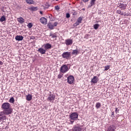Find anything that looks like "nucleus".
Returning <instances> with one entry per match:
<instances>
[{
    "instance_id": "aec40b11",
    "label": "nucleus",
    "mask_w": 131,
    "mask_h": 131,
    "mask_svg": "<svg viewBox=\"0 0 131 131\" xmlns=\"http://www.w3.org/2000/svg\"><path fill=\"white\" fill-rule=\"evenodd\" d=\"M78 54H79V51L78 50H73V52H72V54L75 55V56H77Z\"/></svg>"
},
{
    "instance_id": "c85d7f7f",
    "label": "nucleus",
    "mask_w": 131,
    "mask_h": 131,
    "mask_svg": "<svg viewBox=\"0 0 131 131\" xmlns=\"http://www.w3.org/2000/svg\"><path fill=\"white\" fill-rule=\"evenodd\" d=\"M14 102H15V99H14V97L10 98L9 100V102L14 103Z\"/></svg>"
},
{
    "instance_id": "72a5a7b5",
    "label": "nucleus",
    "mask_w": 131,
    "mask_h": 131,
    "mask_svg": "<svg viewBox=\"0 0 131 131\" xmlns=\"http://www.w3.org/2000/svg\"><path fill=\"white\" fill-rule=\"evenodd\" d=\"M28 27L29 28H31L32 27V24H31V23L28 24Z\"/></svg>"
},
{
    "instance_id": "a878e982",
    "label": "nucleus",
    "mask_w": 131,
    "mask_h": 131,
    "mask_svg": "<svg viewBox=\"0 0 131 131\" xmlns=\"http://www.w3.org/2000/svg\"><path fill=\"white\" fill-rule=\"evenodd\" d=\"M94 28L95 29V30H97L99 27H100V25L99 24H95L93 26Z\"/></svg>"
},
{
    "instance_id": "412c9836",
    "label": "nucleus",
    "mask_w": 131,
    "mask_h": 131,
    "mask_svg": "<svg viewBox=\"0 0 131 131\" xmlns=\"http://www.w3.org/2000/svg\"><path fill=\"white\" fill-rule=\"evenodd\" d=\"M17 21L18 22H19V23L20 24L24 23V19L23 18V17H20L17 18Z\"/></svg>"
},
{
    "instance_id": "a211bd4d",
    "label": "nucleus",
    "mask_w": 131,
    "mask_h": 131,
    "mask_svg": "<svg viewBox=\"0 0 131 131\" xmlns=\"http://www.w3.org/2000/svg\"><path fill=\"white\" fill-rule=\"evenodd\" d=\"M23 38H24V37L23 36H21V35H17L15 37L16 40H18V41H20L21 40H23Z\"/></svg>"
},
{
    "instance_id": "393cba45",
    "label": "nucleus",
    "mask_w": 131,
    "mask_h": 131,
    "mask_svg": "<svg viewBox=\"0 0 131 131\" xmlns=\"http://www.w3.org/2000/svg\"><path fill=\"white\" fill-rule=\"evenodd\" d=\"M4 21H6V17L5 16H2L0 18V22H4Z\"/></svg>"
},
{
    "instance_id": "9d476101",
    "label": "nucleus",
    "mask_w": 131,
    "mask_h": 131,
    "mask_svg": "<svg viewBox=\"0 0 131 131\" xmlns=\"http://www.w3.org/2000/svg\"><path fill=\"white\" fill-rule=\"evenodd\" d=\"M82 17H79L77 20V21L74 24V26H78V25H79V24H80V23H81V21H82Z\"/></svg>"
},
{
    "instance_id": "f8f14e48",
    "label": "nucleus",
    "mask_w": 131,
    "mask_h": 131,
    "mask_svg": "<svg viewBox=\"0 0 131 131\" xmlns=\"http://www.w3.org/2000/svg\"><path fill=\"white\" fill-rule=\"evenodd\" d=\"M116 127L114 125H110L108 127L107 131H115Z\"/></svg>"
},
{
    "instance_id": "423d86ee",
    "label": "nucleus",
    "mask_w": 131,
    "mask_h": 131,
    "mask_svg": "<svg viewBox=\"0 0 131 131\" xmlns=\"http://www.w3.org/2000/svg\"><path fill=\"white\" fill-rule=\"evenodd\" d=\"M56 99V96L54 94H50L47 98V101L49 102H54Z\"/></svg>"
},
{
    "instance_id": "c03bdc74",
    "label": "nucleus",
    "mask_w": 131,
    "mask_h": 131,
    "mask_svg": "<svg viewBox=\"0 0 131 131\" xmlns=\"http://www.w3.org/2000/svg\"><path fill=\"white\" fill-rule=\"evenodd\" d=\"M56 2H58V1H59V0H56Z\"/></svg>"
},
{
    "instance_id": "2f4dec72",
    "label": "nucleus",
    "mask_w": 131,
    "mask_h": 131,
    "mask_svg": "<svg viewBox=\"0 0 131 131\" xmlns=\"http://www.w3.org/2000/svg\"><path fill=\"white\" fill-rule=\"evenodd\" d=\"M50 36H52V38H55V37H57V34H54L51 35Z\"/></svg>"
},
{
    "instance_id": "6ab92c4d",
    "label": "nucleus",
    "mask_w": 131,
    "mask_h": 131,
    "mask_svg": "<svg viewBox=\"0 0 131 131\" xmlns=\"http://www.w3.org/2000/svg\"><path fill=\"white\" fill-rule=\"evenodd\" d=\"M26 99L27 101H31L32 100V95L30 94L26 95Z\"/></svg>"
},
{
    "instance_id": "ea45409f",
    "label": "nucleus",
    "mask_w": 131,
    "mask_h": 131,
    "mask_svg": "<svg viewBox=\"0 0 131 131\" xmlns=\"http://www.w3.org/2000/svg\"><path fill=\"white\" fill-rule=\"evenodd\" d=\"M112 115H114V112H113L112 113Z\"/></svg>"
},
{
    "instance_id": "f704fd0d",
    "label": "nucleus",
    "mask_w": 131,
    "mask_h": 131,
    "mask_svg": "<svg viewBox=\"0 0 131 131\" xmlns=\"http://www.w3.org/2000/svg\"><path fill=\"white\" fill-rule=\"evenodd\" d=\"M66 17L67 18H70V14L69 13H67Z\"/></svg>"
},
{
    "instance_id": "2eb2a0df",
    "label": "nucleus",
    "mask_w": 131,
    "mask_h": 131,
    "mask_svg": "<svg viewBox=\"0 0 131 131\" xmlns=\"http://www.w3.org/2000/svg\"><path fill=\"white\" fill-rule=\"evenodd\" d=\"M37 52L41 54L42 55H45L46 54V52H47V50L43 48H39Z\"/></svg>"
},
{
    "instance_id": "5701e85b",
    "label": "nucleus",
    "mask_w": 131,
    "mask_h": 131,
    "mask_svg": "<svg viewBox=\"0 0 131 131\" xmlns=\"http://www.w3.org/2000/svg\"><path fill=\"white\" fill-rule=\"evenodd\" d=\"M96 3V0H91V6H90V8H92L93 6H95V4Z\"/></svg>"
},
{
    "instance_id": "4c0bfd02",
    "label": "nucleus",
    "mask_w": 131,
    "mask_h": 131,
    "mask_svg": "<svg viewBox=\"0 0 131 131\" xmlns=\"http://www.w3.org/2000/svg\"><path fill=\"white\" fill-rule=\"evenodd\" d=\"M31 38V39H35V37H34V36H32Z\"/></svg>"
},
{
    "instance_id": "e433bc0d",
    "label": "nucleus",
    "mask_w": 131,
    "mask_h": 131,
    "mask_svg": "<svg viewBox=\"0 0 131 131\" xmlns=\"http://www.w3.org/2000/svg\"><path fill=\"white\" fill-rule=\"evenodd\" d=\"M84 3H86V2H89V0H82Z\"/></svg>"
},
{
    "instance_id": "37998d69",
    "label": "nucleus",
    "mask_w": 131,
    "mask_h": 131,
    "mask_svg": "<svg viewBox=\"0 0 131 131\" xmlns=\"http://www.w3.org/2000/svg\"><path fill=\"white\" fill-rule=\"evenodd\" d=\"M48 8H49V6L47 7L46 8L48 9Z\"/></svg>"
},
{
    "instance_id": "39448f33",
    "label": "nucleus",
    "mask_w": 131,
    "mask_h": 131,
    "mask_svg": "<svg viewBox=\"0 0 131 131\" xmlns=\"http://www.w3.org/2000/svg\"><path fill=\"white\" fill-rule=\"evenodd\" d=\"M69 70V69H68V67L67 65H63L60 68V72L61 73H66Z\"/></svg>"
},
{
    "instance_id": "79ce46f5",
    "label": "nucleus",
    "mask_w": 131,
    "mask_h": 131,
    "mask_svg": "<svg viewBox=\"0 0 131 131\" xmlns=\"http://www.w3.org/2000/svg\"><path fill=\"white\" fill-rule=\"evenodd\" d=\"M71 122H74V121H71Z\"/></svg>"
},
{
    "instance_id": "dca6fc26",
    "label": "nucleus",
    "mask_w": 131,
    "mask_h": 131,
    "mask_svg": "<svg viewBox=\"0 0 131 131\" xmlns=\"http://www.w3.org/2000/svg\"><path fill=\"white\" fill-rule=\"evenodd\" d=\"M45 49L47 51V50H50L52 49V45L50 43H47L44 45Z\"/></svg>"
},
{
    "instance_id": "c9c22d12",
    "label": "nucleus",
    "mask_w": 131,
    "mask_h": 131,
    "mask_svg": "<svg viewBox=\"0 0 131 131\" xmlns=\"http://www.w3.org/2000/svg\"><path fill=\"white\" fill-rule=\"evenodd\" d=\"M119 111V110H118V108L116 107V110H115V112L116 114H117V113Z\"/></svg>"
},
{
    "instance_id": "bb28decb",
    "label": "nucleus",
    "mask_w": 131,
    "mask_h": 131,
    "mask_svg": "<svg viewBox=\"0 0 131 131\" xmlns=\"http://www.w3.org/2000/svg\"><path fill=\"white\" fill-rule=\"evenodd\" d=\"M30 10H31V11H37V7H31Z\"/></svg>"
},
{
    "instance_id": "6e6552de",
    "label": "nucleus",
    "mask_w": 131,
    "mask_h": 131,
    "mask_svg": "<svg viewBox=\"0 0 131 131\" xmlns=\"http://www.w3.org/2000/svg\"><path fill=\"white\" fill-rule=\"evenodd\" d=\"M73 131H81L82 130V126L79 125H76L74 126L72 129Z\"/></svg>"
},
{
    "instance_id": "f03ea898",
    "label": "nucleus",
    "mask_w": 131,
    "mask_h": 131,
    "mask_svg": "<svg viewBox=\"0 0 131 131\" xmlns=\"http://www.w3.org/2000/svg\"><path fill=\"white\" fill-rule=\"evenodd\" d=\"M6 115H7V114L3 111L0 112V122L7 119V116H6Z\"/></svg>"
},
{
    "instance_id": "f257e3e1",
    "label": "nucleus",
    "mask_w": 131,
    "mask_h": 131,
    "mask_svg": "<svg viewBox=\"0 0 131 131\" xmlns=\"http://www.w3.org/2000/svg\"><path fill=\"white\" fill-rule=\"evenodd\" d=\"M2 109L6 115H10L13 113V108L11 107V104L9 102H5L1 106Z\"/></svg>"
},
{
    "instance_id": "ddd939ff",
    "label": "nucleus",
    "mask_w": 131,
    "mask_h": 131,
    "mask_svg": "<svg viewBox=\"0 0 131 131\" xmlns=\"http://www.w3.org/2000/svg\"><path fill=\"white\" fill-rule=\"evenodd\" d=\"M40 22H41L42 24L46 25V24L48 23V19L45 17H41L40 19Z\"/></svg>"
},
{
    "instance_id": "7c9ffc66",
    "label": "nucleus",
    "mask_w": 131,
    "mask_h": 131,
    "mask_svg": "<svg viewBox=\"0 0 131 131\" xmlns=\"http://www.w3.org/2000/svg\"><path fill=\"white\" fill-rule=\"evenodd\" d=\"M58 78L60 79V78H62V77H63V74L62 73H60L58 75Z\"/></svg>"
},
{
    "instance_id": "1a4fd4ad",
    "label": "nucleus",
    "mask_w": 131,
    "mask_h": 131,
    "mask_svg": "<svg viewBox=\"0 0 131 131\" xmlns=\"http://www.w3.org/2000/svg\"><path fill=\"white\" fill-rule=\"evenodd\" d=\"M74 82V77L73 76H70L68 77V82L70 84H72Z\"/></svg>"
},
{
    "instance_id": "4468645a",
    "label": "nucleus",
    "mask_w": 131,
    "mask_h": 131,
    "mask_svg": "<svg viewBox=\"0 0 131 131\" xmlns=\"http://www.w3.org/2000/svg\"><path fill=\"white\" fill-rule=\"evenodd\" d=\"M98 81H99V78L96 76L93 77V79L91 80V82H92V83H97Z\"/></svg>"
},
{
    "instance_id": "0eeeda50",
    "label": "nucleus",
    "mask_w": 131,
    "mask_h": 131,
    "mask_svg": "<svg viewBox=\"0 0 131 131\" xmlns=\"http://www.w3.org/2000/svg\"><path fill=\"white\" fill-rule=\"evenodd\" d=\"M71 53L69 52H64L62 54V57L63 59H69L70 58Z\"/></svg>"
},
{
    "instance_id": "cd10ccee",
    "label": "nucleus",
    "mask_w": 131,
    "mask_h": 131,
    "mask_svg": "<svg viewBox=\"0 0 131 131\" xmlns=\"http://www.w3.org/2000/svg\"><path fill=\"white\" fill-rule=\"evenodd\" d=\"M117 14H119V15H121V16H123V13L120 10H117Z\"/></svg>"
},
{
    "instance_id": "473e14b6",
    "label": "nucleus",
    "mask_w": 131,
    "mask_h": 131,
    "mask_svg": "<svg viewBox=\"0 0 131 131\" xmlns=\"http://www.w3.org/2000/svg\"><path fill=\"white\" fill-rule=\"evenodd\" d=\"M55 9L56 10V11H59L60 7L58 6H55Z\"/></svg>"
},
{
    "instance_id": "20e7f679",
    "label": "nucleus",
    "mask_w": 131,
    "mask_h": 131,
    "mask_svg": "<svg viewBox=\"0 0 131 131\" xmlns=\"http://www.w3.org/2000/svg\"><path fill=\"white\" fill-rule=\"evenodd\" d=\"M70 117L72 120H76L78 118V114L76 112L72 113L70 115Z\"/></svg>"
},
{
    "instance_id": "4be33fe9",
    "label": "nucleus",
    "mask_w": 131,
    "mask_h": 131,
    "mask_svg": "<svg viewBox=\"0 0 131 131\" xmlns=\"http://www.w3.org/2000/svg\"><path fill=\"white\" fill-rule=\"evenodd\" d=\"M27 4H29V5H32L34 4V2L33 0H26Z\"/></svg>"
},
{
    "instance_id": "9b49d317",
    "label": "nucleus",
    "mask_w": 131,
    "mask_h": 131,
    "mask_svg": "<svg viewBox=\"0 0 131 131\" xmlns=\"http://www.w3.org/2000/svg\"><path fill=\"white\" fill-rule=\"evenodd\" d=\"M73 43V40L71 39H67L65 40V43L66 46H71Z\"/></svg>"
},
{
    "instance_id": "c756f323",
    "label": "nucleus",
    "mask_w": 131,
    "mask_h": 131,
    "mask_svg": "<svg viewBox=\"0 0 131 131\" xmlns=\"http://www.w3.org/2000/svg\"><path fill=\"white\" fill-rule=\"evenodd\" d=\"M104 68H105L104 71H107V70H109V69H110V66H107L106 67H105Z\"/></svg>"
},
{
    "instance_id": "b1692460",
    "label": "nucleus",
    "mask_w": 131,
    "mask_h": 131,
    "mask_svg": "<svg viewBox=\"0 0 131 131\" xmlns=\"http://www.w3.org/2000/svg\"><path fill=\"white\" fill-rule=\"evenodd\" d=\"M95 107L97 109H99V108L101 107V103L100 102L96 103Z\"/></svg>"
},
{
    "instance_id": "58836bf2",
    "label": "nucleus",
    "mask_w": 131,
    "mask_h": 131,
    "mask_svg": "<svg viewBox=\"0 0 131 131\" xmlns=\"http://www.w3.org/2000/svg\"><path fill=\"white\" fill-rule=\"evenodd\" d=\"M3 65V61L0 60V66Z\"/></svg>"
},
{
    "instance_id": "7ed1b4c3",
    "label": "nucleus",
    "mask_w": 131,
    "mask_h": 131,
    "mask_svg": "<svg viewBox=\"0 0 131 131\" xmlns=\"http://www.w3.org/2000/svg\"><path fill=\"white\" fill-rule=\"evenodd\" d=\"M57 25H58L57 22H55L54 24L50 22L48 23L47 26L49 29L53 30V29H54V27H56Z\"/></svg>"
},
{
    "instance_id": "f3484780",
    "label": "nucleus",
    "mask_w": 131,
    "mask_h": 131,
    "mask_svg": "<svg viewBox=\"0 0 131 131\" xmlns=\"http://www.w3.org/2000/svg\"><path fill=\"white\" fill-rule=\"evenodd\" d=\"M118 8H120L121 10H125V9H126V4H120Z\"/></svg>"
},
{
    "instance_id": "a19ab883",
    "label": "nucleus",
    "mask_w": 131,
    "mask_h": 131,
    "mask_svg": "<svg viewBox=\"0 0 131 131\" xmlns=\"http://www.w3.org/2000/svg\"><path fill=\"white\" fill-rule=\"evenodd\" d=\"M40 14H41V15H42V11H40Z\"/></svg>"
}]
</instances>
